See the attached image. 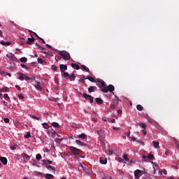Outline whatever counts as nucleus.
Wrapping results in <instances>:
<instances>
[{
	"instance_id": "obj_34",
	"label": "nucleus",
	"mask_w": 179,
	"mask_h": 179,
	"mask_svg": "<svg viewBox=\"0 0 179 179\" xmlns=\"http://www.w3.org/2000/svg\"><path fill=\"white\" fill-rule=\"evenodd\" d=\"M95 88H96V87H94V86L90 87L88 88V90H89L90 93H92V92H94Z\"/></svg>"
},
{
	"instance_id": "obj_31",
	"label": "nucleus",
	"mask_w": 179,
	"mask_h": 179,
	"mask_svg": "<svg viewBox=\"0 0 179 179\" xmlns=\"http://www.w3.org/2000/svg\"><path fill=\"white\" fill-rule=\"evenodd\" d=\"M52 126L55 128H59V124L58 122H52Z\"/></svg>"
},
{
	"instance_id": "obj_32",
	"label": "nucleus",
	"mask_w": 179,
	"mask_h": 179,
	"mask_svg": "<svg viewBox=\"0 0 179 179\" xmlns=\"http://www.w3.org/2000/svg\"><path fill=\"white\" fill-rule=\"evenodd\" d=\"M31 118H33L34 120H38V121H40V122H43V120H42L41 118L38 117H36V116H35V115H32V116H31Z\"/></svg>"
},
{
	"instance_id": "obj_63",
	"label": "nucleus",
	"mask_w": 179,
	"mask_h": 179,
	"mask_svg": "<svg viewBox=\"0 0 179 179\" xmlns=\"http://www.w3.org/2000/svg\"><path fill=\"white\" fill-rule=\"evenodd\" d=\"M10 149H11L12 150H15L16 149V148H15V146H12V147H10Z\"/></svg>"
},
{
	"instance_id": "obj_33",
	"label": "nucleus",
	"mask_w": 179,
	"mask_h": 179,
	"mask_svg": "<svg viewBox=\"0 0 179 179\" xmlns=\"http://www.w3.org/2000/svg\"><path fill=\"white\" fill-rule=\"evenodd\" d=\"M42 126H43V127L44 129H49V125H48V123H45V122L42 123Z\"/></svg>"
},
{
	"instance_id": "obj_6",
	"label": "nucleus",
	"mask_w": 179,
	"mask_h": 179,
	"mask_svg": "<svg viewBox=\"0 0 179 179\" xmlns=\"http://www.w3.org/2000/svg\"><path fill=\"white\" fill-rule=\"evenodd\" d=\"M143 176V171H141L140 169H136L134 171V177L135 178H140Z\"/></svg>"
},
{
	"instance_id": "obj_24",
	"label": "nucleus",
	"mask_w": 179,
	"mask_h": 179,
	"mask_svg": "<svg viewBox=\"0 0 179 179\" xmlns=\"http://www.w3.org/2000/svg\"><path fill=\"white\" fill-rule=\"evenodd\" d=\"M96 102L97 103L98 105H101L103 103V100L101 98H96Z\"/></svg>"
},
{
	"instance_id": "obj_55",
	"label": "nucleus",
	"mask_w": 179,
	"mask_h": 179,
	"mask_svg": "<svg viewBox=\"0 0 179 179\" xmlns=\"http://www.w3.org/2000/svg\"><path fill=\"white\" fill-rule=\"evenodd\" d=\"M116 160H117L119 162H123V159L118 157L117 159H116Z\"/></svg>"
},
{
	"instance_id": "obj_14",
	"label": "nucleus",
	"mask_w": 179,
	"mask_h": 179,
	"mask_svg": "<svg viewBox=\"0 0 179 179\" xmlns=\"http://www.w3.org/2000/svg\"><path fill=\"white\" fill-rule=\"evenodd\" d=\"M77 138L80 139L85 140L87 139V136H86V134H85L84 133H82L81 134H78Z\"/></svg>"
},
{
	"instance_id": "obj_15",
	"label": "nucleus",
	"mask_w": 179,
	"mask_h": 179,
	"mask_svg": "<svg viewBox=\"0 0 179 179\" xmlns=\"http://www.w3.org/2000/svg\"><path fill=\"white\" fill-rule=\"evenodd\" d=\"M0 43H1V45H4V46H9L11 44L10 42H9V41H1Z\"/></svg>"
},
{
	"instance_id": "obj_45",
	"label": "nucleus",
	"mask_w": 179,
	"mask_h": 179,
	"mask_svg": "<svg viewBox=\"0 0 179 179\" xmlns=\"http://www.w3.org/2000/svg\"><path fill=\"white\" fill-rule=\"evenodd\" d=\"M41 158H42L41 155L40 154L36 155V160H40L41 159Z\"/></svg>"
},
{
	"instance_id": "obj_28",
	"label": "nucleus",
	"mask_w": 179,
	"mask_h": 179,
	"mask_svg": "<svg viewBox=\"0 0 179 179\" xmlns=\"http://www.w3.org/2000/svg\"><path fill=\"white\" fill-rule=\"evenodd\" d=\"M152 145H153L154 148H157L159 147V142L154 141L152 142Z\"/></svg>"
},
{
	"instance_id": "obj_47",
	"label": "nucleus",
	"mask_w": 179,
	"mask_h": 179,
	"mask_svg": "<svg viewBox=\"0 0 179 179\" xmlns=\"http://www.w3.org/2000/svg\"><path fill=\"white\" fill-rule=\"evenodd\" d=\"M62 59V57H61V56H57V57H55V61L56 62H59Z\"/></svg>"
},
{
	"instance_id": "obj_7",
	"label": "nucleus",
	"mask_w": 179,
	"mask_h": 179,
	"mask_svg": "<svg viewBox=\"0 0 179 179\" xmlns=\"http://www.w3.org/2000/svg\"><path fill=\"white\" fill-rule=\"evenodd\" d=\"M6 57L9 59H10L12 61H15V62H19V60H17V57H15V55H13L11 52L8 53V55H6Z\"/></svg>"
},
{
	"instance_id": "obj_1",
	"label": "nucleus",
	"mask_w": 179,
	"mask_h": 179,
	"mask_svg": "<svg viewBox=\"0 0 179 179\" xmlns=\"http://www.w3.org/2000/svg\"><path fill=\"white\" fill-rule=\"evenodd\" d=\"M59 55L62 57V59H64L65 61L70 60L71 58V56L69 53V52L66 50H61L59 52Z\"/></svg>"
},
{
	"instance_id": "obj_26",
	"label": "nucleus",
	"mask_w": 179,
	"mask_h": 179,
	"mask_svg": "<svg viewBox=\"0 0 179 179\" xmlns=\"http://www.w3.org/2000/svg\"><path fill=\"white\" fill-rule=\"evenodd\" d=\"M71 67L75 68V69H76V70H79L80 69L79 65H78V64H71Z\"/></svg>"
},
{
	"instance_id": "obj_58",
	"label": "nucleus",
	"mask_w": 179,
	"mask_h": 179,
	"mask_svg": "<svg viewBox=\"0 0 179 179\" xmlns=\"http://www.w3.org/2000/svg\"><path fill=\"white\" fill-rule=\"evenodd\" d=\"M45 46L48 47L49 49H52V47L49 44H45Z\"/></svg>"
},
{
	"instance_id": "obj_5",
	"label": "nucleus",
	"mask_w": 179,
	"mask_h": 179,
	"mask_svg": "<svg viewBox=\"0 0 179 179\" xmlns=\"http://www.w3.org/2000/svg\"><path fill=\"white\" fill-rule=\"evenodd\" d=\"M34 80H35V88H36V90H38V91H42L43 90V87H41V84L40 82H38L36 80V78L34 77Z\"/></svg>"
},
{
	"instance_id": "obj_29",
	"label": "nucleus",
	"mask_w": 179,
	"mask_h": 179,
	"mask_svg": "<svg viewBox=\"0 0 179 179\" xmlns=\"http://www.w3.org/2000/svg\"><path fill=\"white\" fill-rule=\"evenodd\" d=\"M80 67L86 72H90V69L85 65H81Z\"/></svg>"
},
{
	"instance_id": "obj_43",
	"label": "nucleus",
	"mask_w": 179,
	"mask_h": 179,
	"mask_svg": "<svg viewBox=\"0 0 179 179\" xmlns=\"http://www.w3.org/2000/svg\"><path fill=\"white\" fill-rule=\"evenodd\" d=\"M18 98L20 99V100H24V96L22 94H18Z\"/></svg>"
},
{
	"instance_id": "obj_16",
	"label": "nucleus",
	"mask_w": 179,
	"mask_h": 179,
	"mask_svg": "<svg viewBox=\"0 0 179 179\" xmlns=\"http://www.w3.org/2000/svg\"><path fill=\"white\" fill-rule=\"evenodd\" d=\"M45 168L48 170H52V171H54V173L56 171V168L52 166H51V165H46Z\"/></svg>"
},
{
	"instance_id": "obj_59",
	"label": "nucleus",
	"mask_w": 179,
	"mask_h": 179,
	"mask_svg": "<svg viewBox=\"0 0 179 179\" xmlns=\"http://www.w3.org/2000/svg\"><path fill=\"white\" fill-rule=\"evenodd\" d=\"M122 113V110L119 109L117 110V114L121 115Z\"/></svg>"
},
{
	"instance_id": "obj_25",
	"label": "nucleus",
	"mask_w": 179,
	"mask_h": 179,
	"mask_svg": "<svg viewBox=\"0 0 179 179\" xmlns=\"http://www.w3.org/2000/svg\"><path fill=\"white\" fill-rule=\"evenodd\" d=\"M136 109L138 110V111H143V107L142 105L141 104H138L136 106Z\"/></svg>"
},
{
	"instance_id": "obj_41",
	"label": "nucleus",
	"mask_w": 179,
	"mask_h": 179,
	"mask_svg": "<svg viewBox=\"0 0 179 179\" xmlns=\"http://www.w3.org/2000/svg\"><path fill=\"white\" fill-rule=\"evenodd\" d=\"M51 69L55 71L57 70V66L56 65H52L51 66Z\"/></svg>"
},
{
	"instance_id": "obj_9",
	"label": "nucleus",
	"mask_w": 179,
	"mask_h": 179,
	"mask_svg": "<svg viewBox=\"0 0 179 179\" xmlns=\"http://www.w3.org/2000/svg\"><path fill=\"white\" fill-rule=\"evenodd\" d=\"M22 158L24 159V162L27 163L28 161L30 160L31 157L26 153H22Z\"/></svg>"
},
{
	"instance_id": "obj_23",
	"label": "nucleus",
	"mask_w": 179,
	"mask_h": 179,
	"mask_svg": "<svg viewBox=\"0 0 179 179\" xmlns=\"http://www.w3.org/2000/svg\"><path fill=\"white\" fill-rule=\"evenodd\" d=\"M17 74L20 75L19 79L21 80H23L26 77V76L24 74L22 73H18Z\"/></svg>"
},
{
	"instance_id": "obj_64",
	"label": "nucleus",
	"mask_w": 179,
	"mask_h": 179,
	"mask_svg": "<svg viewBox=\"0 0 179 179\" xmlns=\"http://www.w3.org/2000/svg\"><path fill=\"white\" fill-rule=\"evenodd\" d=\"M2 75L4 76H6L8 75V73H6V72H3V73H2Z\"/></svg>"
},
{
	"instance_id": "obj_46",
	"label": "nucleus",
	"mask_w": 179,
	"mask_h": 179,
	"mask_svg": "<svg viewBox=\"0 0 179 179\" xmlns=\"http://www.w3.org/2000/svg\"><path fill=\"white\" fill-rule=\"evenodd\" d=\"M37 47H38V49H39L41 50H43V51L45 50V48L43 47H41L40 45H38Z\"/></svg>"
},
{
	"instance_id": "obj_19",
	"label": "nucleus",
	"mask_w": 179,
	"mask_h": 179,
	"mask_svg": "<svg viewBox=\"0 0 179 179\" xmlns=\"http://www.w3.org/2000/svg\"><path fill=\"white\" fill-rule=\"evenodd\" d=\"M62 76L63 78H65L66 79H69L70 74L69 73H66V71L62 72Z\"/></svg>"
},
{
	"instance_id": "obj_42",
	"label": "nucleus",
	"mask_w": 179,
	"mask_h": 179,
	"mask_svg": "<svg viewBox=\"0 0 179 179\" xmlns=\"http://www.w3.org/2000/svg\"><path fill=\"white\" fill-rule=\"evenodd\" d=\"M123 159L124 160H125L126 162H128L129 160V159L128 158V156L127 155H123Z\"/></svg>"
},
{
	"instance_id": "obj_10",
	"label": "nucleus",
	"mask_w": 179,
	"mask_h": 179,
	"mask_svg": "<svg viewBox=\"0 0 179 179\" xmlns=\"http://www.w3.org/2000/svg\"><path fill=\"white\" fill-rule=\"evenodd\" d=\"M59 69L61 71V73H63V72H64L65 71H66L68 69V66H67V65L60 64Z\"/></svg>"
},
{
	"instance_id": "obj_38",
	"label": "nucleus",
	"mask_w": 179,
	"mask_h": 179,
	"mask_svg": "<svg viewBox=\"0 0 179 179\" xmlns=\"http://www.w3.org/2000/svg\"><path fill=\"white\" fill-rule=\"evenodd\" d=\"M3 97H4V99H5V100H6V101H9L10 98H9V96H8V95L7 94H5L3 95Z\"/></svg>"
},
{
	"instance_id": "obj_11",
	"label": "nucleus",
	"mask_w": 179,
	"mask_h": 179,
	"mask_svg": "<svg viewBox=\"0 0 179 179\" xmlns=\"http://www.w3.org/2000/svg\"><path fill=\"white\" fill-rule=\"evenodd\" d=\"M99 83H101V85H97L101 90L102 88H106V85L105 84V82L103 80H98Z\"/></svg>"
},
{
	"instance_id": "obj_50",
	"label": "nucleus",
	"mask_w": 179,
	"mask_h": 179,
	"mask_svg": "<svg viewBox=\"0 0 179 179\" xmlns=\"http://www.w3.org/2000/svg\"><path fill=\"white\" fill-rule=\"evenodd\" d=\"M159 173L162 174V173H163V174H167V171H166V169H163L162 171H159Z\"/></svg>"
},
{
	"instance_id": "obj_40",
	"label": "nucleus",
	"mask_w": 179,
	"mask_h": 179,
	"mask_svg": "<svg viewBox=\"0 0 179 179\" xmlns=\"http://www.w3.org/2000/svg\"><path fill=\"white\" fill-rule=\"evenodd\" d=\"M62 141H64V138H55V142H56L57 143H59V141L62 142Z\"/></svg>"
},
{
	"instance_id": "obj_8",
	"label": "nucleus",
	"mask_w": 179,
	"mask_h": 179,
	"mask_svg": "<svg viewBox=\"0 0 179 179\" xmlns=\"http://www.w3.org/2000/svg\"><path fill=\"white\" fill-rule=\"evenodd\" d=\"M70 150L74 155H79L80 150L75 147H69Z\"/></svg>"
},
{
	"instance_id": "obj_48",
	"label": "nucleus",
	"mask_w": 179,
	"mask_h": 179,
	"mask_svg": "<svg viewBox=\"0 0 179 179\" xmlns=\"http://www.w3.org/2000/svg\"><path fill=\"white\" fill-rule=\"evenodd\" d=\"M20 66H21L23 69H27V70L29 69V67H27V66L26 65H24V64H21Z\"/></svg>"
},
{
	"instance_id": "obj_12",
	"label": "nucleus",
	"mask_w": 179,
	"mask_h": 179,
	"mask_svg": "<svg viewBox=\"0 0 179 179\" xmlns=\"http://www.w3.org/2000/svg\"><path fill=\"white\" fill-rule=\"evenodd\" d=\"M36 41V39L33 37V38H28V41H27L26 44L27 45H32L33 43H34V41Z\"/></svg>"
},
{
	"instance_id": "obj_30",
	"label": "nucleus",
	"mask_w": 179,
	"mask_h": 179,
	"mask_svg": "<svg viewBox=\"0 0 179 179\" xmlns=\"http://www.w3.org/2000/svg\"><path fill=\"white\" fill-rule=\"evenodd\" d=\"M35 174L36 176H39V177H44L45 174L41 173V172H38V171H36L35 172Z\"/></svg>"
},
{
	"instance_id": "obj_60",
	"label": "nucleus",
	"mask_w": 179,
	"mask_h": 179,
	"mask_svg": "<svg viewBox=\"0 0 179 179\" xmlns=\"http://www.w3.org/2000/svg\"><path fill=\"white\" fill-rule=\"evenodd\" d=\"M15 87L19 90V91H21V88L19 85H15Z\"/></svg>"
},
{
	"instance_id": "obj_37",
	"label": "nucleus",
	"mask_w": 179,
	"mask_h": 179,
	"mask_svg": "<svg viewBox=\"0 0 179 179\" xmlns=\"http://www.w3.org/2000/svg\"><path fill=\"white\" fill-rule=\"evenodd\" d=\"M45 62V60H43V59H41L40 57H38V64H43Z\"/></svg>"
},
{
	"instance_id": "obj_44",
	"label": "nucleus",
	"mask_w": 179,
	"mask_h": 179,
	"mask_svg": "<svg viewBox=\"0 0 179 179\" xmlns=\"http://www.w3.org/2000/svg\"><path fill=\"white\" fill-rule=\"evenodd\" d=\"M142 133H143V134L145 135V136H146V135L148 134V131H147V130H146V128H145V129H143L142 130Z\"/></svg>"
},
{
	"instance_id": "obj_13",
	"label": "nucleus",
	"mask_w": 179,
	"mask_h": 179,
	"mask_svg": "<svg viewBox=\"0 0 179 179\" xmlns=\"http://www.w3.org/2000/svg\"><path fill=\"white\" fill-rule=\"evenodd\" d=\"M41 162L43 163V165H45V166H48V164H52V161H50L49 159H43L41 160Z\"/></svg>"
},
{
	"instance_id": "obj_62",
	"label": "nucleus",
	"mask_w": 179,
	"mask_h": 179,
	"mask_svg": "<svg viewBox=\"0 0 179 179\" xmlns=\"http://www.w3.org/2000/svg\"><path fill=\"white\" fill-rule=\"evenodd\" d=\"M31 58H34V57H38V56H37V55H31Z\"/></svg>"
},
{
	"instance_id": "obj_39",
	"label": "nucleus",
	"mask_w": 179,
	"mask_h": 179,
	"mask_svg": "<svg viewBox=\"0 0 179 179\" xmlns=\"http://www.w3.org/2000/svg\"><path fill=\"white\" fill-rule=\"evenodd\" d=\"M148 158L150 160H152L153 158H155V156H154L153 155H152V154H149V155H148Z\"/></svg>"
},
{
	"instance_id": "obj_3",
	"label": "nucleus",
	"mask_w": 179,
	"mask_h": 179,
	"mask_svg": "<svg viewBox=\"0 0 179 179\" xmlns=\"http://www.w3.org/2000/svg\"><path fill=\"white\" fill-rule=\"evenodd\" d=\"M120 100L118 98L113 99L112 103H110V109L114 110L118 106Z\"/></svg>"
},
{
	"instance_id": "obj_4",
	"label": "nucleus",
	"mask_w": 179,
	"mask_h": 179,
	"mask_svg": "<svg viewBox=\"0 0 179 179\" xmlns=\"http://www.w3.org/2000/svg\"><path fill=\"white\" fill-rule=\"evenodd\" d=\"M83 97H84V99H86V100H89L90 103H93L94 97L92 96L91 95H89V94L85 93L83 94Z\"/></svg>"
},
{
	"instance_id": "obj_61",
	"label": "nucleus",
	"mask_w": 179,
	"mask_h": 179,
	"mask_svg": "<svg viewBox=\"0 0 179 179\" xmlns=\"http://www.w3.org/2000/svg\"><path fill=\"white\" fill-rule=\"evenodd\" d=\"M20 45H25L24 41H20Z\"/></svg>"
},
{
	"instance_id": "obj_17",
	"label": "nucleus",
	"mask_w": 179,
	"mask_h": 179,
	"mask_svg": "<svg viewBox=\"0 0 179 179\" xmlns=\"http://www.w3.org/2000/svg\"><path fill=\"white\" fill-rule=\"evenodd\" d=\"M0 161L2 162L3 164H4V165L7 164L8 160L6 157H0Z\"/></svg>"
},
{
	"instance_id": "obj_20",
	"label": "nucleus",
	"mask_w": 179,
	"mask_h": 179,
	"mask_svg": "<svg viewBox=\"0 0 179 179\" xmlns=\"http://www.w3.org/2000/svg\"><path fill=\"white\" fill-rule=\"evenodd\" d=\"M45 179H53L54 176L50 173H47L44 175Z\"/></svg>"
},
{
	"instance_id": "obj_53",
	"label": "nucleus",
	"mask_w": 179,
	"mask_h": 179,
	"mask_svg": "<svg viewBox=\"0 0 179 179\" xmlns=\"http://www.w3.org/2000/svg\"><path fill=\"white\" fill-rule=\"evenodd\" d=\"M82 169L83 170H85V168H84L83 165L82 164H80V165H79V170H81Z\"/></svg>"
},
{
	"instance_id": "obj_36",
	"label": "nucleus",
	"mask_w": 179,
	"mask_h": 179,
	"mask_svg": "<svg viewBox=\"0 0 179 179\" xmlns=\"http://www.w3.org/2000/svg\"><path fill=\"white\" fill-rule=\"evenodd\" d=\"M20 62L22 63H26L27 62V57H21Z\"/></svg>"
},
{
	"instance_id": "obj_52",
	"label": "nucleus",
	"mask_w": 179,
	"mask_h": 179,
	"mask_svg": "<svg viewBox=\"0 0 179 179\" xmlns=\"http://www.w3.org/2000/svg\"><path fill=\"white\" fill-rule=\"evenodd\" d=\"M3 121L5 123H9L10 120L8 118L6 117L3 119Z\"/></svg>"
},
{
	"instance_id": "obj_18",
	"label": "nucleus",
	"mask_w": 179,
	"mask_h": 179,
	"mask_svg": "<svg viewBox=\"0 0 179 179\" xmlns=\"http://www.w3.org/2000/svg\"><path fill=\"white\" fill-rule=\"evenodd\" d=\"M99 162L101 164H107V159L104 157H101Z\"/></svg>"
},
{
	"instance_id": "obj_54",
	"label": "nucleus",
	"mask_w": 179,
	"mask_h": 179,
	"mask_svg": "<svg viewBox=\"0 0 179 179\" xmlns=\"http://www.w3.org/2000/svg\"><path fill=\"white\" fill-rule=\"evenodd\" d=\"M42 53L46 55H50V53H49V50H47V51H43Z\"/></svg>"
},
{
	"instance_id": "obj_22",
	"label": "nucleus",
	"mask_w": 179,
	"mask_h": 179,
	"mask_svg": "<svg viewBox=\"0 0 179 179\" xmlns=\"http://www.w3.org/2000/svg\"><path fill=\"white\" fill-rule=\"evenodd\" d=\"M76 144L79 145L80 146H84L86 147V145L84 143H82L79 140H76Z\"/></svg>"
},
{
	"instance_id": "obj_51",
	"label": "nucleus",
	"mask_w": 179,
	"mask_h": 179,
	"mask_svg": "<svg viewBox=\"0 0 179 179\" xmlns=\"http://www.w3.org/2000/svg\"><path fill=\"white\" fill-rule=\"evenodd\" d=\"M1 91L4 92H6L8 91V87H4V88L1 89Z\"/></svg>"
},
{
	"instance_id": "obj_57",
	"label": "nucleus",
	"mask_w": 179,
	"mask_h": 179,
	"mask_svg": "<svg viewBox=\"0 0 179 179\" xmlns=\"http://www.w3.org/2000/svg\"><path fill=\"white\" fill-rule=\"evenodd\" d=\"M24 79H25L27 81L31 80V78L30 77H27L26 76H25Z\"/></svg>"
},
{
	"instance_id": "obj_35",
	"label": "nucleus",
	"mask_w": 179,
	"mask_h": 179,
	"mask_svg": "<svg viewBox=\"0 0 179 179\" xmlns=\"http://www.w3.org/2000/svg\"><path fill=\"white\" fill-rule=\"evenodd\" d=\"M87 79H88L89 80H90L92 83L96 82L95 79L94 78L91 77V76H87Z\"/></svg>"
},
{
	"instance_id": "obj_21",
	"label": "nucleus",
	"mask_w": 179,
	"mask_h": 179,
	"mask_svg": "<svg viewBox=\"0 0 179 179\" xmlns=\"http://www.w3.org/2000/svg\"><path fill=\"white\" fill-rule=\"evenodd\" d=\"M76 77L75 76V74L72 73L71 76H69V79L70 81H75V79Z\"/></svg>"
},
{
	"instance_id": "obj_2",
	"label": "nucleus",
	"mask_w": 179,
	"mask_h": 179,
	"mask_svg": "<svg viewBox=\"0 0 179 179\" xmlns=\"http://www.w3.org/2000/svg\"><path fill=\"white\" fill-rule=\"evenodd\" d=\"M115 90V87L113 85H110L106 87V88H102L101 91L103 93H108L109 92H113Z\"/></svg>"
},
{
	"instance_id": "obj_27",
	"label": "nucleus",
	"mask_w": 179,
	"mask_h": 179,
	"mask_svg": "<svg viewBox=\"0 0 179 179\" xmlns=\"http://www.w3.org/2000/svg\"><path fill=\"white\" fill-rule=\"evenodd\" d=\"M139 126L143 129H146V127H147V124L145 123H143V122H140Z\"/></svg>"
},
{
	"instance_id": "obj_56",
	"label": "nucleus",
	"mask_w": 179,
	"mask_h": 179,
	"mask_svg": "<svg viewBox=\"0 0 179 179\" xmlns=\"http://www.w3.org/2000/svg\"><path fill=\"white\" fill-rule=\"evenodd\" d=\"M39 40L41 41V43H42L45 44V40H44L43 38H39Z\"/></svg>"
},
{
	"instance_id": "obj_49",
	"label": "nucleus",
	"mask_w": 179,
	"mask_h": 179,
	"mask_svg": "<svg viewBox=\"0 0 179 179\" xmlns=\"http://www.w3.org/2000/svg\"><path fill=\"white\" fill-rule=\"evenodd\" d=\"M24 137L27 138H29L31 137V133L30 132L27 133V134H26V136H24Z\"/></svg>"
}]
</instances>
